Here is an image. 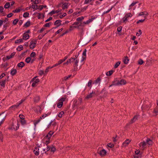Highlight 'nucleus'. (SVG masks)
<instances>
[{
  "label": "nucleus",
  "instance_id": "obj_1",
  "mask_svg": "<svg viewBox=\"0 0 158 158\" xmlns=\"http://www.w3.org/2000/svg\"><path fill=\"white\" fill-rule=\"evenodd\" d=\"M69 62H70V63L74 62V66L77 67L79 60H76L74 58V57H71L70 59H69Z\"/></svg>",
  "mask_w": 158,
  "mask_h": 158
},
{
  "label": "nucleus",
  "instance_id": "obj_2",
  "mask_svg": "<svg viewBox=\"0 0 158 158\" xmlns=\"http://www.w3.org/2000/svg\"><path fill=\"white\" fill-rule=\"evenodd\" d=\"M97 153L99 154L101 156L103 157L106 156L107 152L104 149H103L100 151L98 149V150Z\"/></svg>",
  "mask_w": 158,
  "mask_h": 158
},
{
  "label": "nucleus",
  "instance_id": "obj_3",
  "mask_svg": "<svg viewBox=\"0 0 158 158\" xmlns=\"http://www.w3.org/2000/svg\"><path fill=\"white\" fill-rule=\"evenodd\" d=\"M37 43V40L35 39L32 40L30 43V48L31 49H34L36 46Z\"/></svg>",
  "mask_w": 158,
  "mask_h": 158
},
{
  "label": "nucleus",
  "instance_id": "obj_4",
  "mask_svg": "<svg viewBox=\"0 0 158 158\" xmlns=\"http://www.w3.org/2000/svg\"><path fill=\"white\" fill-rule=\"evenodd\" d=\"M96 96V94L95 92L92 91L91 93H90L89 94L87 95V96L85 97L86 99H89L93 97H95Z\"/></svg>",
  "mask_w": 158,
  "mask_h": 158
},
{
  "label": "nucleus",
  "instance_id": "obj_5",
  "mask_svg": "<svg viewBox=\"0 0 158 158\" xmlns=\"http://www.w3.org/2000/svg\"><path fill=\"white\" fill-rule=\"evenodd\" d=\"M37 77H35L32 79L33 82L31 86L33 87L35 86H36V84L40 82V80L39 78H36Z\"/></svg>",
  "mask_w": 158,
  "mask_h": 158
},
{
  "label": "nucleus",
  "instance_id": "obj_6",
  "mask_svg": "<svg viewBox=\"0 0 158 158\" xmlns=\"http://www.w3.org/2000/svg\"><path fill=\"white\" fill-rule=\"evenodd\" d=\"M19 124L18 122L16 124H15L14 123H12L11 126V129L16 131L19 128Z\"/></svg>",
  "mask_w": 158,
  "mask_h": 158
},
{
  "label": "nucleus",
  "instance_id": "obj_7",
  "mask_svg": "<svg viewBox=\"0 0 158 158\" xmlns=\"http://www.w3.org/2000/svg\"><path fill=\"white\" fill-rule=\"evenodd\" d=\"M151 106V105L150 103H148L147 104H144L141 107L143 110H146L148 108H149Z\"/></svg>",
  "mask_w": 158,
  "mask_h": 158
},
{
  "label": "nucleus",
  "instance_id": "obj_8",
  "mask_svg": "<svg viewBox=\"0 0 158 158\" xmlns=\"http://www.w3.org/2000/svg\"><path fill=\"white\" fill-rule=\"evenodd\" d=\"M90 41V40H89L87 38H85L82 40L81 42L82 44L83 45H86Z\"/></svg>",
  "mask_w": 158,
  "mask_h": 158
},
{
  "label": "nucleus",
  "instance_id": "obj_9",
  "mask_svg": "<svg viewBox=\"0 0 158 158\" xmlns=\"http://www.w3.org/2000/svg\"><path fill=\"white\" fill-rule=\"evenodd\" d=\"M139 116V115H135L133 118L131 120L130 122V124H131L135 122L136 120L138 119V117Z\"/></svg>",
  "mask_w": 158,
  "mask_h": 158
},
{
  "label": "nucleus",
  "instance_id": "obj_10",
  "mask_svg": "<svg viewBox=\"0 0 158 158\" xmlns=\"http://www.w3.org/2000/svg\"><path fill=\"white\" fill-rule=\"evenodd\" d=\"M61 21L60 20H56L54 23V25H57V27H53L52 28L51 30L53 28H56L57 27H59L61 25Z\"/></svg>",
  "mask_w": 158,
  "mask_h": 158
},
{
  "label": "nucleus",
  "instance_id": "obj_11",
  "mask_svg": "<svg viewBox=\"0 0 158 158\" xmlns=\"http://www.w3.org/2000/svg\"><path fill=\"white\" fill-rule=\"evenodd\" d=\"M126 83L127 82L125 80L122 79L120 81L119 80V82L118 83L117 85H125L126 84Z\"/></svg>",
  "mask_w": 158,
  "mask_h": 158
},
{
  "label": "nucleus",
  "instance_id": "obj_12",
  "mask_svg": "<svg viewBox=\"0 0 158 158\" xmlns=\"http://www.w3.org/2000/svg\"><path fill=\"white\" fill-rule=\"evenodd\" d=\"M146 143L145 141H143L142 142H141L139 144V146L140 147H142V148L143 149H144V147L146 146Z\"/></svg>",
  "mask_w": 158,
  "mask_h": 158
},
{
  "label": "nucleus",
  "instance_id": "obj_13",
  "mask_svg": "<svg viewBox=\"0 0 158 158\" xmlns=\"http://www.w3.org/2000/svg\"><path fill=\"white\" fill-rule=\"evenodd\" d=\"M30 36L29 35L24 33L23 36V39L24 40H27L29 38Z\"/></svg>",
  "mask_w": 158,
  "mask_h": 158
},
{
  "label": "nucleus",
  "instance_id": "obj_14",
  "mask_svg": "<svg viewBox=\"0 0 158 158\" xmlns=\"http://www.w3.org/2000/svg\"><path fill=\"white\" fill-rule=\"evenodd\" d=\"M61 10L59 9L58 10H53L52 11H51L49 13V14H50L51 15H53L55 13H58L59 12L61 11Z\"/></svg>",
  "mask_w": 158,
  "mask_h": 158
},
{
  "label": "nucleus",
  "instance_id": "obj_15",
  "mask_svg": "<svg viewBox=\"0 0 158 158\" xmlns=\"http://www.w3.org/2000/svg\"><path fill=\"white\" fill-rule=\"evenodd\" d=\"M95 17L91 18V19H89L86 22H84V24H89L93 20L95 19Z\"/></svg>",
  "mask_w": 158,
  "mask_h": 158
},
{
  "label": "nucleus",
  "instance_id": "obj_16",
  "mask_svg": "<svg viewBox=\"0 0 158 158\" xmlns=\"http://www.w3.org/2000/svg\"><path fill=\"white\" fill-rule=\"evenodd\" d=\"M15 54V52H13V53H12L11 54V55H10V56H6V59L9 60V59L12 58L14 56Z\"/></svg>",
  "mask_w": 158,
  "mask_h": 158
},
{
  "label": "nucleus",
  "instance_id": "obj_17",
  "mask_svg": "<svg viewBox=\"0 0 158 158\" xmlns=\"http://www.w3.org/2000/svg\"><path fill=\"white\" fill-rule=\"evenodd\" d=\"M25 65V64L23 62H21L18 63L17 65V66L19 68H22Z\"/></svg>",
  "mask_w": 158,
  "mask_h": 158
},
{
  "label": "nucleus",
  "instance_id": "obj_18",
  "mask_svg": "<svg viewBox=\"0 0 158 158\" xmlns=\"http://www.w3.org/2000/svg\"><path fill=\"white\" fill-rule=\"evenodd\" d=\"M31 22L30 21H27L23 25V27H27L30 26Z\"/></svg>",
  "mask_w": 158,
  "mask_h": 158
},
{
  "label": "nucleus",
  "instance_id": "obj_19",
  "mask_svg": "<svg viewBox=\"0 0 158 158\" xmlns=\"http://www.w3.org/2000/svg\"><path fill=\"white\" fill-rule=\"evenodd\" d=\"M79 101L80 102L79 103H77V102L76 101L75 103L74 104L75 106H80L81 104L82 103V98H79L78 99Z\"/></svg>",
  "mask_w": 158,
  "mask_h": 158
},
{
  "label": "nucleus",
  "instance_id": "obj_20",
  "mask_svg": "<svg viewBox=\"0 0 158 158\" xmlns=\"http://www.w3.org/2000/svg\"><path fill=\"white\" fill-rule=\"evenodd\" d=\"M68 3H64L62 6V9L63 10H64L66 9H67L68 8Z\"/></svg>",
  "mask_w": 158,
  "mask_h": 158
},
{
  "label": "nucleus",
  "instance_id": "obj_21",
  "mask_svg": "<svg viewBox=\"0 0 158 158\" xmlns=\"http://www.w3.org/2000/svg\"><path fill=\"white\" fill-rule=\"evenodd\" d=\"M17 72V71L16 69H13L11 70L10 74L12 76H14L16 73Z\"/></svg>",
  "mask_w": 158,
  "mask_h": 158
},
{
  "label": "nucleus",
  "instance_id": "obj_22",
  "mask_svg": "<svg viewBox=\"0 0 158 158\" xmlns=\"http://www.w3.org/2000/svg\"><path fill=\"white\" fill-rule=\"evenodd\" d=\"M6 81V80H4L2 81H0V85L2 86L3 87H5V84Z\"/></svg>",
  "mask_w": 158,
  "mask_h": 158
},
{
  "label": "nucleus",
  "instance_id": "obj_23",
  "mask_svg": "<svg viewBox=\"0 0 158 158\" xmlns=\"http://www.w3.org/2000/svg\"><path fill=\"white\" fill-rule=\"evenodd\" d=\"M153 113L155 114L156 115H157L158 114V107L156 106L154 109Z\"/></svg>",
  "mask_w": 158,
  "mask_h": 158
},
{
  "label": "nucleus",
  "instance_id": "obj_24",
  "mask_svg": "<svg viewBox=\"0 0 158 158\" xmlns=\"http://www.w3.org/2000/svg\"><path fill=\"white\" fill-rule=\"evenodd\" d=\"M114 72V70H111L110 71L107 72L106 73V75L107 76H110L112 74V73Z\"/></svg>",
  "mask_w": 158,
  "mask_h": 158
},
{
  "label": "nucleus",
  "instance_id": "obj_25",
  "mask_svg": "<svg viewBox=\"0 0 158 158\" xmlns=\"http://www.w3.org/2000/svg\"><path fill=\"white\" fill-rule=\"evenodd\" d=\"M129 60L128 58V57L127 56H126L125 57V59L123 61V62L125 64H127L128 63V62Z\"/></svg>",
  "mask_w": 158,
  "mask_h": 158
},
{
  "label": "nucleus",
  "instance_id": "obj_26",
  "mask_svg": "<svg viewBox=\"0 0 158 158\" xmlns=\"http://www.w3.org/2000/svg\"><path fill=\"white\" fill-rule=\"evenodd\" d=\"M42 119L41 117H40V118L37 120H35L34 121V124L35 126L38 123H39L41 120V119Z\"/></svg>",
  "mask_w": 158,
  "mask_h": 158
},
{
  "label": "nucleus",
  "instance_id": "obj_27",
  "mask_svg": "<svg viewBox=\"0 0 158 158\" xmlns=\"http://www.w3.org/2000/svg\"><path fill=\"white\" fill-rule=\"evenodd\" d=\"M118 82H119V80H117L116 79V80L112 81V83H113L115 85H117Z\"/></svg>",
  "mask_w": 158,
  "mask_h": 158
},
{
  "label": "nucleus",
  "instance_id": "obj_28",
  "mask_svg": "<svg viewBox=\"0 0 158 158\" xmlns=\"http://www.w3.org/2000/svg\"><path fill=\"white\" fill-rule=\"evenodd\" d=\"M10 6V3L8 2H6L4 6V7L6 9H8L9 8Z\"/></svg>",
  "mask_w": 158,
  "mask_h": 158
},
{
  "label": "nucleus",
  "instance_id": "obj_29",
  "mask_svg": "<svg viewBox=\"0 0 158 158\" xmlns=\"http://www.w3.org/2000/svg\"><path fill=\"white\" fill-rule=\"evenodd\" d=\"M143 15H148V13L146 12H143L140 13L139 15V16H141Z\"/></svg>",
  "mask_w": 158,
  "mask_h": 158
},
{
  "label": "nucleus",
  "instance_id": "obj_30",
  "mask_svg": "<svg viewBox=\"0 0 158 158\" xmlns=\"http://www.w3.org/2000/svg\"><path fill=\"white\" fill-rule=\"evenodd\" d=\"M39 149L38 148V150L36 151V150L35 149H34L33 151V152H34L36 156H38L39 154Z\"/></svg>",
  "mask_w": 158,
  "mask_h": 158
},
{
  "label": "nucleus",
  "instance_id": "obj_31",
  "mask_svg": "<svg viewBox=\"0 0 158 158\" xmlns=\"http://www.w3.org/2000/svg\"><path fill=\"white\" fill-rule=\"evenodd\" d=\"M23 49V48L22 45H19L17 48V50L18 51H20Z\"/></svg>",
  "mask_w": 158,
  "mask_h": 158
},
{
  "label": "nucleus",
  "instance_id": "obj_32",
  "mask_svg": "<svg viewBox=\"0 0 158 158\" xmlns=\"http://www.w3.org/2000/svg\"><path fill=\"white\" fill-rule=\"evenodd\" d=\"M101 80L100 78L99 77H98L95 81V83L96 84L99 83L100 84V82Z\"/></svg>",
  "mask_w": 158,
  "mask_h": 158
},
{
  "label": "nucleus",
  "instance_id": "obj_33",
  "mask_svg": "<svg viewBox=\"0 0 158 158\" xmlns=\"http://www.w3.org/2000/svg\"><path fill=\"white\" fill-rule=\"evenodd\" d=\"M40 100L39 96H37L35 97L34 99V102L36 103L37 102Z\"/></svg>",
  "mask_w": 158,
  "mask_h": 158
},
{
  "label": "nucleus",
  "instance_id": "obj_34",
  "mask_svg": "<svg viewBox=\"0 0 158 158\" xmlns=\"http://www.w3.org/2000/svg\"><path fill=\"white\" fill-rule=\"evenodd\" d=\"M63 105V102H60L57 104V106L58 107L60 108Z\"/></svg>",
  "mask_w": 158,
  "mask_h": 158
},
{
  "label": "nucleus",
  "instance_id": "obj_35",
  "mask_svg": "<svg viewBox=\"0 0 158 158\" xmlns=\"http://www.w3.org/2000/svg\"><path fill=\"white\" fill-rule=\"evenodd\" d=\"M19 21V20L18 19H15L13 21V24L14 25H16L17 24Z\"/></svg>",
  "mask_w": 158,
  "mask_h": 158
},
{
  "label": "nucleus",
  "instance_id": "obj_36",
  "mask_svg": "<svg viewBox=\"0 0 158 158\" xmlns=\"http://www.w3.org/2000/svg\"><path fill=\"white\" fill-rule=\"evenodd\" d=\"M64 112L61 111L58 114V117L59 118H61L62 117L63 115L64 114Z\"/></svg>",
  "mask_w": 158,
  "mask_h": 158
},
{
  "label": "nucleus",
  "instance_id": "obj_37",
  "mask_svg": "<svg viewBox=\"0 0 158 158\" xmlns=\"http://www.w3.org/2000/svg\"><path fill=\"white\" fill-rule=\"evenodd\" d=\"M84 19V18L83 16H81L80 17H78L76 19V20L78 22H80L82 20H83Z\"/></svg>",
  "mask_w": 158,
  "mask_h": 158
},
{
  "label": "nucleus",
  "instance_id": "obj_38",
  "mask_svg": "<svg viewBox=\"0 0 158 158\" xmlns=\"http://www.w3.org/2000/svg\"><path fill=\"white\" fill-rule=\"evenodd\" d=\"M131 140H129V139H127L126 140H125V142H124L123 143V145H124L125 144H129V143L130 142Z\"/></svg>",
  "mask_w": 158,
  "mask_h": 158
},
{
  "label": "nucleus",
  "instance_id": "obj_39",
  "mask_svg": "<svg viewBox=\"0 0 158 158\" xmlns=\"http://www.w3.org/2000/svg\"><path fill=\"white\" fill-rule=\"evenodd\" d=\"M31 60V58L30 57H28L25 59V61L27 63H29Z\"/></svg>",
  "mask_w": 158,
  "mask_h": 158
},
{
  "label": "nucleus",
  "instance_id": "obj_40",
  "mask_svg": "<svg viewBox=\"0 0 158 158\" xmlns=\"http://www.w3.org/2000/svg\"><path fill=\"white\" fill-rule=\"evenodd\" d=\"M21 10H22L21 9H17V8L15 10H13L12 11V12H14V13H19V12H20Z\"/></svg>",
  "mask_w": 158,
  "mask_h": 158
},
{
  "label": "nucleus",
  "instance_id": "obj_41",
  "mask_svg": "<svg viewBox=\"0 0 158 158\" xmlns=\"http://www.w3.org/2000/svg\"><path fill=\"white\" fill-rule=\"evenodd\" d=\"M121 63L120 61H118L115 64L114 66V68H117L119 66V65Z\"/></svg>",
  "mask_w": 158,
  "mask_h": 158
},
{
  "label": "nucleus",
  "instance_id": "obj_42",
  "mask_svg": "<svg viewBox=\"0 0 158 158\" xmlns=\"http://www.w3.org/2000/svg\"><path fill=\"white\" fill-rule=\"evenodd\" d=\"M52 67H47V68L45 70V73H44V74H46L47 73H48V72L49 71V70L52 68Z\"/></svg>",
  "mask_w": 158,
  "mask_h": 158
},
{
  "label": "nucleus",
  "instance_id": "obj_43",
  "mask_svg": "<svg viewBox=\"0 0 158 158\" xmlns=\"http://www.w3.org/2000/svg\"><path fill=\"white\" fill-rule=\"evenodd\" d=\"M29 13L27 12L24 13L23 15V17L24 18H26L29 16Z\"/></svg>",
  "mask_w": 158,
  "mask_h": 158
},
{
  "label": "nucleus",
  "instance_id": "obj_44",
  "mask_svg": "<svg viewBox=\"0 0 158 158\" xmlns=\"http://www.w3.org/2000/svg\"><path fill=\"white\" fill-rule=\"evenodd\" d=\"M23 39H20L19 40H17L15 41V44H17L19 42H23Z\"/></svg>",
  "mask_w": 158,
  "mask_h": 158
},
{
  "label": "nucleus",
  "instance_id": "obj_45",
  "mask_svg": "<svg viewBox=\"0 0 158 158\" xmlns=\"http://www.w3.org/2000/svg\"><path fill=\"white\" fill-rule=\"evenodd\" d=\"M54 132L52 131H50L48 133V135H49V137H48L49 138H50L52 135L53 134Z\"/></svg>",
  "mask_w": 158,
  "mask_h": 158
},
{
  "label": "nucleus",
  "instance_id": "obj_46",
  "mask_svg": "<svg viewBox=\"0 0 158 158\" xmlns=\"http://www.w3.org/2000/svg\"><path fill=\"white\" fill-rule=\"evenodd\" d=\"M146 16H144V17H145L144 19H143V20L142 19L139 20L138 21H137L136 23L137 24H138L139 23H143V22H144V21L145 20V18H146Z\"/></svg>",
  "mask_w": 158,
  "mask_h": 158
},
{
  "label": "nucleus",
  "instance_id": "obj_47",
  "mask_svg": "<svg viewBox=\"0 0 158 158\" xmlns=\"http://www.w3.org/2000/svg\"><path fill=\"white\" fill-rule=\"evenodd\" d=\"M72 76V75H69L68 77H65L64 78V80L65 81H66L69 78L71 77Z\"/></svg>",
  "mask_w": 158,
  "mask_h": 158
},
{
  "label": "nucleus",
  "instance_id": "obj_48",
  "mask_svg": "<svg viewBox=\"0 0 158 158\" xmlns=\"http://www.w3.org/2000/svg\"><path fill=\"white\" fill-rule=\"evenodd\" d=\"M152 141L150 139H148L146 140V143L148 144H151L152 143Z\"/></svg>",
  "mask_w": 158,
  "mask_h": 158
},
{
  "label": "nucleus",
  "instance_id": "obj_49",
  "mask_svg": "<svg viewBox=\"0 0 158 158\" xmlns=\"http://www.w3.org/2000/svg\"><path fill=\"white\" fill-rule=\"evenodd\" d=\"M152 141L150 139H148L146 140V143L148 144H151L152 143Z\"/></svg>",
  "mask_w": 158,
  "mask_h": 158
},
{
  "label": "nucleus",
  "instance_id": "obj_50",
  "mask_svg": "<svg viewBox=\"0 0 158 158\" xmlns=\"http://www.w3.org/2000/svg\"><path fill=\"white\" fill-rule=\"evenodd\" d=\"M31 7L33 9L36 10L38 9V6L36 5L33 4L32 5Z\"/></svg>",
  "mask_w": 158,
  "mask_h": 158
},
{
  "label": "nucleus",
  "instance_id": "obj_51",
  "mask_svg": "<svg viewBox=\"0 0 158 158\" xmlns=\"http://www.w3.org/2000/svg\"><path fill=\"white\" fill-rule=\"evenodd\" d=\"M51 23H52L51 22L46 23L44 25V27H49L51 25Z\"/></svg>",
  "mask_w": 158,
  "mask_h": 158
},
{
  "label": "nucleus",
  "instance_id": "obj_52",
  "mask_svg": "<svg viewBox=\"0 0 158 158\" xmlns=\"http://www.w3.org/2000/svg\"><path fill=\"white\" fill-rule=\"evenodd\" d=\"M143 63V61L141 59H140L138 61V64L140 65L142 64Z\"/></svg>",
  "mask_w": 158,
  "mask_h": 158
},
{
  "label": "nucleus",
  "instance_id": "obj_53",
  "mask_svg": "<svg viewBox=\"0 0 158 158\" xmlns=\"http://www.w3.org/2000/svg\"><path fill=\"white\" fill-rule=\"evenodd\" d=\"M107 146L110 148H112L114 147V145L113 143H109L107 144Z\"/></svg>",
  "mask_w": 158,
  "mask_h": 158
},
{
  "label": "nucleus",
  "instance_id": "obj_54",
  "mask_svg": "<svg viewBox=\"0 0 158 158\" xmlns=\"http://www.w3.org/2000/svg\"><path fill=\"white\" fill-rule=\"evenodd\" d=\"M56 150V148L54 147H52L50 149V151L51 152H55Z\"/></svg>",
  "mask_w": 158,
  "mask_h": 158
},
{
  "label": "nucleus",
  "instance_id": "obj_55",
  "mask_svg": "<svg viewBox=\"0 0 158 158\" xmlns=\"http://www.w3.org/2000/svg\"><path fill=\"white\" fill-rule=\"evenodd\" d=\"M132 15L131 13H128L126 14L125 16L127 18L131 17Z\"/></svg>",
  "mask_w": 158,
  "mask_h": 158
},
{
  "label": "nucleus",
  "instance_id": "obj_56",
  "mask_svg": "<svg viewBox=\"0 0 158 158\" xmlns=\"http://www.w3.org/2000/svg\"><path fill=\"white\" fill-rule=\"evenodd\" d=\"M21 123L22 125H24L26 123V121L24 120V119L23 120H21Z\"/></svg>",
  "mask_w": 158,
  "mask_h": 158
},
{
  "label": "nucleus",
  "instance_id": "obj_57",
  "mask_svg": "<svg viewBox=\"0 0 158 158\" xmlns=\"http://www.w3.org/2000/svg\"><path fill=\"white\" fill-rule=\"evenodd\" d=\"M3 136L2 134V132L0 131V140H1L2 141H3Z\"/></svg>",
  "mask_w": 158,
  "mask_h": 158
},
{
  "label": "nucleus",
  "instance_id": "obj_58",
  "mask_svg": "<svg viewBox=\"0 0 158 158\" xmlns=\"http://www.w3.org/2000/svg\"><path fill=\"white\" fill-rule=\"evenodd\" d=\"M39 74L40 75L42 76L43 74H44V73L43 70H40L39 71Z\"/></svg>",
  "mask_w": 158,
  "mask_h": 158
},
{
  "label": "nucleus",
  "instance_id": "obj_59",
  "mask_svg": "<svg viewBox=\"0 0 158 158\" xmlns=\"http://www.w3.org/2000/svg\"><path fill=\"white\" fill-rule=\"evenodd\" d=\"M35 55L36 54L35 52H32L30 54V57H34L35 56Z\"/></svg>",
  "mask_w": 158,
  "mask_h": 158
},
{
  "label": "nucleus",
  "instance_id": "obj_60",
  "mask_svg": "<svg viewBox=\"0 0 158 158\" xmlns=\"http://www.w3.org/2000/svg\"><path fill=\"white\" fill-rule=\"evenodd\" d=\"M24 100H21L19 103H17V106H19V105L21 104L24 101Z\"/></svg>",
  "mask_w": 158,
  "mask_h": 158
},
{
  "label": "nucleus",
  "instance_id": "obj_61",
  "mask_svg": "<svg viewBox=\"0 0 158 158\" xmlns=\"http://www.w3.org/2000/svg\"><path fill=\"white\" fill-rule=\"evenodd\" d=\"M92 0H85L84 2V4H87L90 2Z\"/></svg>",
  "mask_w": 158,
  "mask_h": 158
},
{
  "label": "nucleus",
  "instance_id": "obj_62",
  "mask_svg": "<svg viewBox=\"0 0 158 158\" xmlns=\"http://www.w3.org/2000/svg\"><path fill=\"white\" fill-rule=\"evenodd\" d=\"M45 29V28L42 27L40 30L38 31V32L39 33H42Z\"/></svg>",
  "mask_w": 158,
  "mask_h": 158
},
{
  "label": "nucleus",
  "instance_id": "obj_63",
  "mask_svg": "<svg viewBox=\"0 0 158 158\" xmlns=\"http://www.w3.org/2000/svg\"><path fill=\"white\" fill-rule=\"evenodd\" d=\"M67 15V14L66 13H64L63 15H60V18L61 19L63 17H64L65 16H66Z\"/></svg>",
  "mask_w": 158,
  "mask_h": 158
},
{
  "label": "nucleus",
  "instance_id": "obj_64",
  "mask_svg": "<svg viewBox=\"0 0 158 158\" xmlns=\"http://www.w3.org/2000/svg\"><path fill=\"white\" fill-rule=\"evenodd\" d=\"M122 27H118L117 28V31L118 32H120L122 30Z\"/></svg>",
  "mask_w": 158,
  "mask_h": 158
}]
</instances>
